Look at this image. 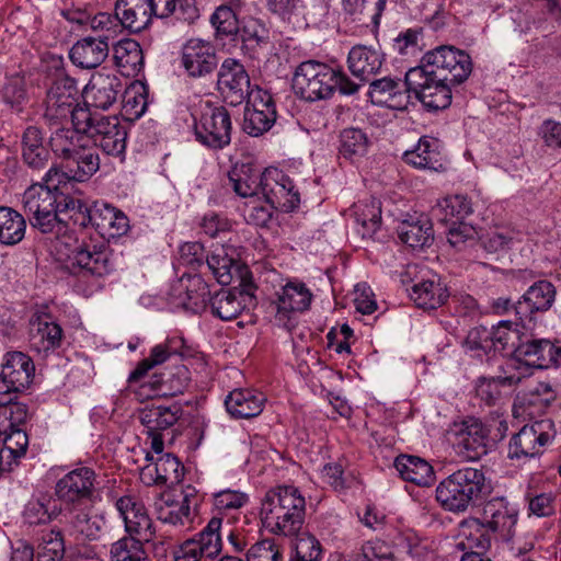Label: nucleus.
Instances as JSON below:
<instances>
[{
  "label": "nucleus",
  "mask_w": 561,
  "mask_h": 561,
  "mask_svg": "<svg viewBox=\"0 0 561 561\" xmlns=\"http://www.w3.org/2000/svg\"><path fill=\"white\" fill-rule=\"evenodd\" d=\"M491 492L481 469L465 467L449 474L436 486V500L443 508L463 513Z\"/></svg>",
  "instance_id": "obj_2"
},
{
  "label": "nucleus",
  "mask_w": 561,
  "mask_h": 561,
  "mask_svg": "<svg viewBox=\"0 0 561 561\" xmlns=\"http://www.w3.org/2000/svg\"><path fill=\"white\" fill-rule=\"evenodd\" d=\"M181 463L171 454H164L157 458L154 463L142 468L141 477L148 479L147 483L164 484L168 481L179 480Z\"/></svg>",
  "instance_id": "obj_49"
},
{
  "label": "nucleus",
  "mask_w": 561,
  "mask_h": 561,
  "mask_svg": "<svg viewBox=\"0 0 561 561\" xmlns=\"http://www.w3.org/2000/svg\"><path fill=\"white\" fill-rule=\"evenodd\" d=\"M110 45L105 41L88 36L78 41L70 49L69 57L73 65L82 69L99 67L108 56Z\"/></svg>",
  "instance_id": "obj_35"
},
{
  "label": "nucleus",
  "mask_w": 561,
  "mask_h": 561,
  "mask_svg": "<svg viewBox=\"0 0 561 561\" xmlns=\"http://www.w3.org/2000/svg\"><path fill=\"white\" fill-rule=\"evenodd\" d=\"M260 510L275 513L306 515V500L294 485H277L270 489L261 500Z\"/></svg>",
  "instance_id": "obj_31"
},
{
  "label": "nucleus",
  "mask_w": 561,
  "mask_h": 561,
  "mask_svg": "<svg viewBox=\"0 0 561 561\" xmlns=\"http://www.w3.org/2000/svg\"><path fill=\"white\" fill-rule=\"evenodd\" d=\"M28 446V437L25 431L12 428L3 438L0 456L5 461H12V466L25 456Z\"/></svg>",
  "instance_id": "obj_59"
},
{
  "label": "nucleus",
  "mask_w": 561,
  "mask_h": 561,
  "mask_svg": "<svg viewBox=\"0 0 561 561\" xmlns=\"http://www.w3.org/2000/svg\"><path fill=\"white\" fill-rule=\"evenodd\" d=\"M100 168V158L94 148L84 146L64 159L60 164H51L43 175L44 182L56 185L67 181L84 182Z\"/></svg>",
  "instance_id": "obj_9"
},
{
  "label": "nucleus",
  "mask_w": 561,
  "mask_h": 561,
  "mask_svg": "<svg viewBox=\"0 0 561 561\" xmlns=\"http://www.w3.org/2000/svg\"><path fill=\"white\" fill-rule=\"evenodd\" d=\"M381 67L380 55L362 44H353V77L369 82Z\"/></svg>",
  "instance_id": "obj_48"
},
{
  "label": "nucleus",
  "mask_w": 561,
  "mask_h": 561,
  "mask_svg": "<svg viewBox=\"0 0 561 561\" xmlns=\"http://www.w3.org/2000/svg\"><path fill=\"white\" fill-rule=\"evenodd\" d=\"M410 93L407 71L404 79L392 77L373 79L369 81L367 96L374 105L405 111L411 103Z\"/></svg>",
  "instance_id": "obj_17"
},
{
  "label": "nucleus",
  "mask_w": 561,
  "mask_h": 561,
  "mask_svg": "<svg viewBox=\"0 0 561 561\" xmlns=\"http://www.w3.org/2000/svg\"><path fill=\"white\" fill-rule=\"evenodd\" d=\"M460 540L457 547L470 552H480L483 554L491 547L490 531L484 528L479 518L471 517L460 524Z\"/></svg>",
  "instance_id": "obj_45"
},
{
  "label": "nucleus",
  "mask_w": 561,
  "mask_h": 561,
  "mask_svg": "<svg viewBox=\"0 0 561 561\" xmlns=\"http://www.w3.org/2000/svg\"><path fill=\"white\" fill-rule=\"evenodd\" d=\"M265 397L262 393L236 389L225 400L228 413L236 419H251L263 411Z\"/></svg>",
  "instance_id": "obj_37"
},
{
  "label": "nucleus",
  "mask_w": 561,
  "mask_h": 561,
  "mask_svg": "<svg viewBox=\"0 0 561 561\" xmlns=\"http://www.w3.org/2000/svg\"><path fill=\"white\" fill-rule=\"evenodd\" d=\"M232 123L228 110L224 106L207 105L195 119L196 140L210 149H222L231 141Z\"/></svg>",
  "instance_id": "obj_10"
},
{
  "label": "nucleus",
  "mask_w": 561,
  "mask_h": 561,
  "mask_svg": "<svg viewBox=\"0 0 561 561\" xmlns=\"http://www.w3.org/2000/svg\"><path fill=\"white\" fill-rule=\"evenodd\" d=\"M182 408L179 404L170 407L152 405L145 408L139 415L141 424L147 433H154L168 430L173 426L182 415Z\"/></svg>",
  "instance_id": "obj_44"
},
{
  "label": "nucleus",
  "mask_w": 561,
  "mask_h": 561,
  "mask_svg": "<svg viewBox=\"0 0 561 561\" xmlns=\"http://www.w3.org/2000/svg\"><path fill=\"white\" fill-rule=\"evenodd\" d=\"M83 135L84 133L75 126L73 128L60 127L51 133L49 146L60 162L85 146Z\"/></svg>",
  "instance_id": "obj_51"
},
{
  "label": "nucleus",
  "mask_w": 561,
  "mask_h": 561,
  "mask_svg": "<svg viewBox=\"0 0 561 561\" xmlns=\"http://www.w3.org/2000/svg\"><path fill=\"white\" fill-rule=\"evenodd\" d=\"M115 10L125 28L133 33L145 30L153 18L149 0H117Z\"/></svg>",
  "instance_id": "obj_36"
},
{
  "label": "nucleus",
  "mask_w": 561,
  "mask_h": 561,
  "mask_svg": "<svg viewBox=\"0 0 561 561\" xmlns=\"http://www.w3.org/2000/svg\"><path fill=\"white\" fill-rule=\"evenodd\" d=\"M410 288V297L422 309H436L444 305L449 296L439 275L427 270L420 271Z\"/></svg>",
  "instance_id": "obj_26"
},
{
  "label": "nucleus",
  "mask_w": 561,
  "mask_h": 561,
  "mask_svg": "<svg viewBox=\"0 0 561 561\" xmlns=\"http://www.w3.org/2000/svg\"><path fill=\"white\" fill-rule=\"evenodd\" d=\"M183 346V340L178 337L167 339L163 343L154 345L148 357L140 360L130 373L128 380L137 381L154 366L161 365L170 358L179 355Z\"/></svg>",
  "instance_id": "obj_40"
},
{
  "label": "nucleus",
  "mask_w": 561,
  "mask_h": 561,
  "mask_svg": "<svg viewBox=\"0 0 561 561\" xmlns=\"http://www.w3.org/2000/svg\"><path fill=\"white\" fill-rule=\"evenodd\" d=\"M259 517L262 526L274 536L293 538L304 529L305 515L260 510Z\"/></svg>",
  "instance_id": "obj_38"
},
{
  "label": "nucleus",
  "mask_w": 561,
  "mask_h": 561,
  "mask_svg": "<svg viewBox=\"0 0 561 561\" xmlns=\"http://www.w3.org/2000/svg\"><path fill=\"white\" fill-rule=\"evenodd\" d=\"M3 102L11 108L21 111V105L26 100V90L24 78L20 75L5 77V82L1 90Z\"/></svg>",
  "instance_id": "obj_63"
},
{
  "label": "nucleus",
  "mask_w": 561,
  "mask_h": 561,
  "mask_svg": "<svg viewBox=\"0 0 561 561\" xmlns=\"http://www.w3.org/2000/svg\"><path fill=\"white\" fill-rule=\"evenodd\" d=\"M54 494L66 507L94 502L99 494L98 474L88 466H77L56 481Z\"/></svg>",
  "instance_id": "obj_6"
},
{
  "label": "nucleus",
  "mask_w": 561,
  "mask_h": 561,
  "mask_svg": "<svg viewBox=\"0 0 561 561\" xmlns=\"http://www.w3.org/2000/svg\"><path fill=\"white\" fill-rule=\"evenodd\" d=\"M276 119V110H245L244 113V130L251 136H260L267 131Z\"/></svg>",
  "instance_id": "obj_62"
},
{
  "label": "nucleus",
  "mask_w": 561,
  "mask_h": 561,
  "mask_svg": "<svg viewBox=\"0 0 561 561\" xmlns=\"http://www.w3.org/2000/svg\"><path fill=\"white\" fill-rule=\"evenodd\" d=\"M472 67L467 51L443 45L427 51L420 66L408 70V85L425 108L444 110L451 103V85L465 82Z\"/></svg>",
  "instance_id": "obj_1"
},
{
  "label": "nucleus",
  "mask_w": 561,
  "mask_h": 561,
  "mask_svg": "<svg viewBox=\"0 0 561 561\" xmlns=\"http://www.w3.org/2000/svg\"><path fill=\"white\" fill-rule=\"evenodd\" d=\"M472 213L471 202L463 195L447 196L432 208V216L442 222L456 225Z\"/></svg>",
  "instance_id": "obj_46"
},
{
  "label": "nucleus",
  "mask_w": 561,
  "mask_h": 561,
  "mask_svg": "<svg viewBox=\"0 0 561 561\" xmlns=\"http://www.w3.org/2000/svg\"><path fill=\"white\" fill-rule=\"evenodd\" d=\"M181 64L190 77H205L217 67L216 49L208 41L191 38L182 47Z\"/></svg>",
  "instance_id": "obj_23"
},
{
  "label": "nucleus",
  "mask_w": 561,
  "mask_h": 561,
  "mask_svg": "<svg viewBox=\"0 0 561 561\" xmlns=\"http://www.w3.org/2000/svg\"><path fill=\"white\" fill-rule=\"evenodd\" d=\"M241 295L221 289L209 300L211 313L224 321L236 319L244 309Z\"/></svg>",
  "instance_id": "obj_55"
},
{
  "label": "nucleus",
  "mask_w": 561,
  "mask_h": 561,
  "mask_svg": "<svg viewBox=\"0 0 561 561\" xmlns=\"http://www.w3.org/2000/svg\"><path fill=\"white\" fill-rule=\"evenodd\" d=\"M78 93L75 79L68 76L56 78L47 91L45 117L57 121L70 115L73 123V112L80 108L76 104Z\"/></svg>",
  "instance_id": "obj_19"
},
{
  "label": "nucleus",
  "mask_w": 561,
  "mask_h": 561,
  "mask_svg": "<svg viewBox=\"0 0 561 561\" xmlns=\"http://www.w3.org/2000/svg\"><path fill=\"white\" fill-rule=\"evenodd\" d=\"M64 342V331L48 312H35L30 319V348L39 356L47 357L59 350Z\"/></svg>",
  "instance_id": "obj_16"
},
{
  "label": "nucleus",
  "mask_w": 561,
  "mask_h": 561,
  "mask_svg": "<svg viewBox=\"0 0 561 561\" xmlns=\"http://www.w3.org/2000/svg\"><path fill=\"white\" fill-rule=\"evenodd\" d=\"M115 506L124 520L128 537L142 543L154 538L153 523L141 502L133 496H123L116 501Z\"/></svg>",
  "instance_id": "obj_21"
},
{
  "label": "nucleus",
  "mask_w": 561,
  "mask_h": 561,
  "mask_svg": "<svg viewBox=\"0 0 561 561\" xmlns=\"http://www.w3.org/2000/svg\"><path fill=\"white\" fill-rule=\"evenodd\" d=\"M195 495L193 490L182 492L180 495L162 496L156 502V512L158 519L162 523L171 524L176 527L190 529L195 518L193 503Z\"/></svg>",
  "instance_id": "obj_24"
},
{
  "label": "nucleus",
  "mask_w": 561,
  "mask_h": 561,
  "mask_svg": "<svg viewBox=\"0 0 561 561\" xmlns=\"http://www.w3.org/2000/svg\"><path fill=\"white\" fill-rule=\"evenodd\" d=\"M35 366L32 358L22 352L4 355L0 373V407L10 404L15 393L25 390L33 381Z\"/></svg>",
  "instance_id": "obj_7"
},
{
  "label": "nucleus",
  "mask_w": 561,
  "mask_h": 561,
  "mask_svg": "<svg viewBox=\"0 0 561 561\" xmlns=\"http://www.w3.org/2000/svg\"><path fill=\"white\" fill-rule=\"evenodd\" d=\"M400 239L412 249H423L433 241V227L427 218L404 221L400 226Z\"/></svg>",
  "instance_id": "obj_53"
},
{
  "label": "nucleus",
  "mask_w": 561,
  "mask_h": 561,
  "mask_svg": "<svg viewBox=\"0 0 561 561\" xmlns=\"http://www.w3.org/2000/svg\"><path fill=\"white\" fill-rule=\"evenodd\" d=\"M217 85L224 99L231 105L243 103L254 88L244 66L234 58H226L217 75Z\"/></svg>",
  "instance_id": "obj_18"
},
{
  "label": "nucleus",
  "mask_w": 561,
  "mask_h": 561,
  "mask_svg": "<svg viewBox=\"0 0 561 561\" xmlns=\"http://www.w3.org/2000/svg\"><path fill=\"white\" fill-rule=\"evenodd\" d=\"M26 230L25 217L11 207H0V243L15 245L20 243Z\"/></svg>",
  "instance_id": "obj_50"
},
{
  "label": "nucleus",
  "mask_w": 561,
  "mask_h": 561,
  "mask_svg": "<svg viewBox=\"0 0 561 561\" xmlns=\"http://www.w3.org/2000/svg\"><path fill=\"white\" fill-rule=\"evenodd\" d=\"M454 449L466 460H478L488 451L490 430L478 417L455 421L449 427Z\"/></svg>",
  "instance_id": "obj_8"
},
{
  "label": "nucleus",
  "mask_w": 561,
  "mask_h": 561,
  "mask_svg": "<svg viewBox=\"0 0 561 561\" xmlns=\"http://www.w3.org/2000/svg\"><path fill=\"white\" fill-rule=\"evenodd\" d=\"M222 518L214 516L196 538L186 540L176 551L174 561H211L222 549Z\"/></svg>",
  "instance_id": "obj_12"
},
{
  "label": "nucleus",
  "mask_w": 561,
  "mask_h": 561,
  "mask_svg": "<svg viewBox=\"0 0 561 561\" xmlns=\"http://www.w3.org/2000/svg\"><path fill=\"white\" fill-rule=\"evenodd\" d=\"M110 561H149L144 543L123 537L111 545Z\"/></svg>",
  "instance_id": "obj_58"
},
{
  "label": "nucleus",
  "mask_w": 561,
  "mask_h": 561,
  "mask_svg": "<svg viewBox=\"0 0 561 561\" xmlns=\"http://www.w3.org/2000/svg\"><path fill=\"white\" fill-rule=\"evenodd\" d=\"M526 335L527 334L520 330L519 324L511 321H501L492 331H488L486 329L471 330L468 335V342L473 343L476 347L484 350L488 345L476 341L478 337L481 339L484 336V341L490 340L495 351L513 354L515 358H517L519 346L523 344Z\"/></svg>",
  "instance_id": "obj_20"
},
{
  "label": "nucleus",
  "mask_w": 561,
  "mask_h": 561,
  "mask_svg": "<svg viewBox=\"0 0 561 561\" xmlns=\"http://www.w3.org/2000/svg\"><path fill=\"white\" fill-rule=\"evenodd\" d=\"M261 194L266 204L283 211H291L300 203L291 179L277 168H267L261 173Z\"/></svg>",
  "instance_id": "obj_14"
},
{
  "label": "nucleus",
  "mask_w": 561,
  "mask_h": 561,
  "mask_svg": "<svg viewBox=\"0 0 561 561\" xmlns=\"http://www.w3.org/2000/svg\"><path fill=\"white\" fill-rule=\"evenodd\" d=\"M520 233L510 228H499L485 233L481 238L483 249L490 253L510 249L515 241H519Z\"/></svg>",
  "instance_id": "obj_60"
},
{
  "label": "nucleus",
  "mask_w": 561,
  "mask_h": 561,
  "mask_svg": "<svg viewBox=\"0 0 561 561\" xmlns=\"http://www.w3.org/2000/svg\"><path fill=\"white\" fill-rule=\"evenodd\" d=\"M556 299V288L548 280L531 285L514 305V312L522 322L533 321L536 313L548 311Z\"/></svg>",
  "instance_id": "obj_25"
},
{
  "label": "nucleus",
  "mask_w": 561,
  "mask_h": 561,
  "mask_svg": "<svg viewBox=\"0 0 561 561\" xmlns=\"http://www.w3.org/2000/svg\"><path fill=\"white\" fill-rule=\"evenodd\" d=\"M64 517L66 531L77 541L96 540L105 524L102 515L82 505L66 507Z\"/></svg>",
  "instance_id": "obj_27"
},
{
  "label": "nucleus",
  "mask_w": 561,
  "mask_h": 561,
  "mask_svg": "<svg viewBox=\"0 0 561 561\" xmlns=\"http://www.w3.org/2000/svg\"><path fill=\"white\" fill-rule=\"evenodd\" d=\"M394 468L403 480L420 486H428L435 480L433 467L416 456L401 455L397 457Z\"/></svg>",
  "instance_id": "obj_41"
},
{
  "label": "nucleus",
  "mask_w": 561,
  "mask_h": 561,
  "mask_svg": "<svg viewBox=\"0 0 561 561\" xmlns=\"http://www.w3.org/2000/svg\"><path fill=\"white\" fill-rule=\"evenodd\" d=\"M213 507L219 514L228 517V523L237 522L239 511L248 505L250 496L240 490L225 489L213 493Z\"/></svg>",
  "instance_id": "obj_52"
},
{
  "label": "nucleus",
  "mask_w": 561,
  "mask_h": 561,
  "mask_svg": "<svg viewBox=\"0 0 561 561\" xmlns=\"http://www.w3.org/2000/svg\"><path fill=\"white\" fill-rule=\"evenodd\" d=\"M113 59L124 76H137L144 67V54L138 42L121 39L113 47Z\"/></svg>",
  "instance_id": "obj_42"
},
{
  "label": "nucleus",
  "mask_w": 561,
  "mask_h": 561,
  "mask_svg": "<svg viewBox=\"0 0 561 561\" xmlns=\"http://www.w3.org/2000/svg\"><path fill=\"white\" fill-rule=\"evenodd\" d=\"M58 187L59 185L42 179L28 186L22 196L25 216L31 226L42 233H54L62 222L58 217Z\"/></svg>",
  "instance_id": "obj_5"
},
{
  "label": "nucleus",
  "mask_w": 561,
  "mask_h": 561,
  "mask_svg": "<svg viewBox=\"0 0 561 561\" xmlns=\"http://www.w3.org/2000/svg\"><path fill=\"white\" fill-rule=\"evenodd\" d=\"M407 164L420 169L442 172L445 170L443 156L436 139L422 137L412 150L403 153Z\"/></svg>",
  "instance_id": "obj_34"
},
{
  "label": "nucleus",
  "mask_w": 561,
  "mask_h": 561,
  "mask_svg": "<svg viewBox=\"0 0 561 561\" xmlns=\"http://www.w3.org/2000/svg\"><path fill=\"white\" fill-rule=\"evenodd\" d=\"M228 179L233 192L242 198H254L261 194V173L249 163L236 164Z\"/></svg>",
  "instance_id": "obj_43"
},
{
  "label": "nucleus",
  "mask_w": 561,
  "mask_h": 561,
  "mask_svg": "<svg viewBox=\"0 0 561 561\" xmlns=\"http://www.w3.org/2000/svg\"><path fill=\"white\" fill-rule=\"evenodd\" d=\"M556 436L554 424L550 419H542L524 425L510 443L512 459L531 458L542 453L543 447Z\"/></svg>",
  "instance_id": "obj_13"
},
{
  "label": "nucleus",
  "mask_w": 561,
  "mask_h": 561,
  "mask_svg": "<svg viewBox=\"0 0 561 561\" xmlns=\"http://www.w3.org/2000/svg\"><path fill=\"white\" fill-rule=\"evenodd\" d=\"M247 561H283L282 547L274 538H264L252 543L247 551Z\"/></svg>",
  "instance_id": "obj_61"
},
{
  "label": "nucleus",
  "mask_w": 561,
  "mask_h": 561,
  "mask_svg": "<svg viewBox=\"0 0 561 561\" xmlns=\"http://www.w3.org/2000/svg\"><path fill=\"white\" fill-rule=\"evenodd\" d=\"M61 507L50 495L31 499L24 506L23 518L30 525L47 524L61 514Z\"/></svg>",
  "instance_id": "obj_47"
},
{
  "label": "nucleus",
  "mask_w": 561,
  "mask_h": 561,
  "mask_svg": "<svg viewBox=\"0 0 561 561\" xmlns=\"http://www.w3.org/2000/svg\"><path fill=\"white\" fill-rule=\"evenodd\" d=\"M180 287H185V298L181 300L184 309L194 312L205 308L206 297L209 291L207 285L198 275L184 273L180 279Z\"/></svg>",
  "instance_id": "obj_54"
},
{
  "label": "nucleus",
  "mask_w": 561,
  "mask_h": 561,
  "mask_svg": "<svg viewBox=\"0 0 561 561\" xmlns=\"http://www.w3.org/2000/svg\"><path fill=\"white\" fill-rule=\"evenodd\" d=\"M122 91L121 79L114 73L95 72L87 87L88 104L94 108L108 110Z\"/></svg>",
  "instance_id": "obj_30"
},
{
  "label": "nucleus",
  "mask_w": 561,
  "mask_h": 561,
  "mask_svg": "<svg viewBox=\"0 0 561 561\" xmlns=\"http://www.w3.org/2000/svg\"><path fill=\"white\" fill-rule=\"evenodd\" d=\"M517 360L535 368H549L561 366V346H557L549 340H536L526 335L519 346Z\"/></svg>",
  "instance_id": "obj_29"
},
{
  "label": "nucleus",
  "mask_w": 561,
  "mask_h": 561,
  "mask_svg": "<svg viewBox=\"0 0 561 561\" xmlns=\"http://www.w3.org/2000/svg\"><path fill=\"white\" fill-rule=\"evenodd\" d=\"M90 28L96 34V39L110 42L123 34L125 26L116 14L108 12H100L85 21Z\"/></svg>",
  "instance_id": "obj_56"
},
{
  "label": "nucleus",
  "mask_w": 561,
  "mask_h": 561,
  "mask_svg": "<svg viewBox=\"0 0 561 561\" xmlns=\"http://www.w3.org/2000/svg\"><path fill=\"white\" fill-rule=\"evenodd\" d=\"M293 89L301 99L313 102L330 98L335 89L343 94H351V82L327 64L307 60L296 69Z\"/></svg>",
  "instance_id": "obj_3"
},
{
  "label": "nucleus",
  "mask_w": 561,
  "mask_h": 561,
  "mask_svg": "<svg viewBox=\"0 0 561 561\" xmlns=\"http://www.w3.org/2000/svg\"><path fill=\"white\" fill-rule=\"evenodd\" d=\"M523 376L513 365H507L495 377H481L476 385L477 397L489 407L502 404L520 383Z\"/></svg>",
  "instance_id": "obj_22"
},
{
  "label": "nucleus",
  "mask_w": 561,
  "mask_h": 561,
  "mask_svg": "<svg viewBox=\"0 0 561 561\" xmlns=\"http://www.w3.org/2000/svg\"><path fill=\"white\" fill-rule=\"evenodd\" d=\"M69 261L73 267L96 277H103L114 268L108 251L99 249L94 244L77 247L69 256Z\"/></svg>",
  "instance_id": "obj_33"
},
{
  "label": "nucleus",
  "mask_w": 561,
  "mask_h": 561,
  "mask_svg": "<svg viewBox=\"0 0 561 561\" xmlns=\"http://www.w3.org/2000/svg\"><path fill=\"white\" fill-rule=\"evenodd\" d=\"M518 515L516 504L505 496H495L484 503L479 519L486 530L508 541L515 534Z\"/></svg>",
  "instance_id": "obj_15"
},
{
  "label": "nucleus",
  "mask_w": 561,
  "mask_h": 561,
  "mask_svg": "<svg viewBox=\"0 0 561 561\" xmlns=\"http://www.w3.org/2000/svg\"><path fill=\"white\" fill-rule=\"evenodd\" d=\"M191 383V373L185 365H174L152 377L151 386L157 394L174 397L182 394Z\"/></svg>",
  "instance_id": "obj_39"
},
{
  "label": "nucleus",
  "mask_w": 561,
  "mask_h": 561,
  "mask_svg": "<svg viewBox=\"0 0 561 561\" xmlns=\"http://www.w3.org/2000/svg\"><path fill=\"white\" fill-rule=\"evenodd\" d=\"M206 266L220 285H229L232 280V270L236 267L234 259L225 247L215 249L206 256Z\"/></svg>",
  "instance_id": "obj_57"
},
{
  "label": "nucleus",
  "mask_w": 561,
  "mask_h": 561,
  "mask_svg": "<svg viewBox=\"0 0 561 561\" xmlns=\"http://www.w3.org/2000/svg\"><path fill=\"white\" fill-rule=\"evenodd\" d=\"M88 222L108 240L122 237L129 230L128 217L107 203L95 202L89 211Z\"/></svg>",
  "instance_id": "obj_28"
},
{
  "label": "nucleus",
  "mask_w": 561,
  "mask_h": 561,
  "mask_svg": "<svg viewBox=\"0 0 561 561\" xmlns=\"http://www.w3.org/2000/svg\"><path fill=\"white\" fill-rule=\"evenodd\" d=\"M21 157L32 172H42L49 168L50 153L44 144V135L39 127L31 125L23 130Z\"/></svg>",
  "instance_id": "obj_32"
},
{
  "label": "nucleus",
  "mask_w": 561,
  "mask_h": 561,
  "mask_svg": "<svg viewBox=\"0 0 561 561\" xmlns=\"http://www.w3.org/2000/svg\"><path fill=\"white\" fill-rule=\"evenodd\" d=\"M73 126L107 156L125 154L127 130L117 116H104L90 108H78L73 112Z\"/></svg>",
  "instance_id": "obj_4"
},
{
  "label": "nucleus",
  "mask_w": 561,
  "mask_h": 561,
  "mask_svg": "<svg viewBox=\"0 0 561 561\" xmlns=\"http://www.w3.org/2000/svg\"><path fill=\"white\" fill-rule=\"evenodd\" d=\"M90 210L91 208L81 199L69 196L58 190V217L61 214H70V218H73L75 221H79V217H82L80 225L85 226Z\"/></svg>",
  "instance_id": "obj_64"
},
{
  "label": "nucleus",
  "mask_w": 561,
  "mask_h": 561,
  "mask_svg": "<svg viewBox=\"0 0 561 561\" xmlns=\"http://www.w3.org/2000/svg\"><path fill=\"white\" fill-rule=\"evenodd\" d=\"M312 294L301 282H288L277 294L275 321L293 332L298 323L299 313L309 309Z\"/></svg>",
  "instance_id": "obj_11"
}]
</instances>
